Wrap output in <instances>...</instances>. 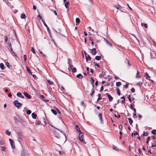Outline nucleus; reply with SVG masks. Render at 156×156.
I'll return each mask as SVG.
<instances>
[{
	"instance_id": "18",
	"label": "nucleus",
	"mask_w": 156,
	"mask_h": 156,
	"mask_svg": "<svg viewBox=\"0 0 156 156\" xmlns=\"http://www.w3.org/2000/svg\"><path fill=\"white\" fill-rule=\"evenodd\" d=\"M91 80L90 81L91 83L93 85V87H94V80L92 77H91Z\"/></svg>"
},
{
	"instance_id": "5",
	"label": "nucleus",
	"mask_w": 156,
	"mask_h": 156,
	"mask_svg": "<svg viewBox=\"0 0 156 156\" xmlns=\"http://www.w3.org/2000/svg\"><path fill=\"white\" fill-rule=\"evenodd\" d=\"M71 60L70 59H68V63L69 65V68H70L71 69H72V68L73 67V66L71 65Z\"/></svg>"
},
{
	"instance_id": "62",
	"label": "nucleus",
	"mask_w": 156,
	"mask_h": 156,
	"mask_svg": "<svg viewBox=\"0 0 156 156\" xmlns=\"http://www.w3.org/2000/svg\"><path fill=\"white\" fill-rule=\"evenodd\" d=\"M130 108L131 109H133L134 108H133V106L132 105V104H130Z\"/></svg>"
},
{
	"instance_id": "41",
	"label": "nucleus",
	"mask_w": 156,
	"mask_h": 156,
	"mask_svg": "<svg viewBox=\"0 0 156 156\" xmlns=\"http://www.w3.org/2000/svg\"><path fill=\"white\" fill-rule=\"evenodd\" d=\"M41 123V122L40 121H37L35 123V124L37 125H39Z\"/></svg>"
},
{
	"instance_id": "43",
	"label": "nucleus",
	"mask_w": 156,
	"mask_h": 156,
	"mask_svg": "<svg viewBox=\"0 0 156 156\" xmlns=\"http://www.w3.org/2000/svg\"><path fill=\"white\" fill-rule=\"evenodd\" d=\"M120 6L119 5H115V7L118 9H119L120 7Z\"/></svg>"
},
{
	"instance_id": "4",
	"label": "nucleus",
	"mask_w": 156,
	"mask_h": 156,
	"mask_svg": "<svg viewBox=\"0 0 156 156\" xmlns=\"http://www.w3.org/2000/svg\"><path fill=\"white\" fill-rule=\"evenodd\" d=\"M9 141L11 146L12 147L13 149H14L15 147V143L13 140L11 139H9Z\"/></svg>"
},
{
	"instance_id": "49",
	"label": "nucleus",
	"mask_w": 156,
	"mask_h": 156,
	"mask_svg": "<svg viewBox=\"0 0 156 156\" xmlns=\"http://www.w3.org/2000/svg\"><path fill=\"white\" fill-rule=\"evenodd\" d=\"M26 57H27L26 55H24V62H26V61L27 60Z\"/></svg>"
},
{
	"instance_id": "19",
	"label": "nucleus",
	"mask_w": 156,
	"mask_h": 156,
	"mask_svg": "<svg viewBox=\"0 0 156 156\" xmlns=\"http://www.w3.org/2000/svg\"><path fill=\"white\" fill-rule=\"evenodd\" d=\"M141 25L142 26H144L145 28H147L148 27L147 25V23H141Z\"/></svg>"
},
{
	"instance_id": "22",
	"label": "nucleus",
	"mask_w": 156,
	"mask_h": 156,
	"mask_svg": "<svg viewBox=\"0 0 156 156\" xmlns=\"http://www.w3.org/2000/svg\"><path fill=\"white\" fill-rule=\"evenodd\" d=\"M95 58L98 60H100L101 59V57L99 56H96L95 57Z\"/></svg>"
},
{
	"instance_id": "61",
	"label": "nucleus",
	"mask_w": 156,
	"mask_h": 156,
	"mask_svg": "<svg viewBox=\"0 0 156 156\" xmlns=\"http://www.w3.org/2000/svg\"><path fill=\"white\" fill-rule=\"evenodd\" d=\"M56 110H57V111L59 113V114H61V112H60V111L57 108H56Z\"/></svg>"
},
{
	"instance_id": "53",
	"label": "nucleus",
	"mask_w": 156,
	"mask_h": 156,
	"mask_svg": "<svg viewBox=\"0 0 156 156\" xmlns=\"http://www.w3.org/2000/svg\"><path fill=\"white\" fill-rule=\"evenodd\" d=\"M37 17H38V18H39V19L40 20H42V17L40 15L38 16Z\"/></svg>"
},
{
	"instance_id": "36",
	"label": "nucleus",
	"mask_w": 156,
	"mask_h": 156,
	"mask_svg": "<svg viewBox=\"0 0 156 156\" xmlns=\"http://www.w3.org/2000/svg\"><path fill=\"white\" fill-rule=\"evenodd\" d=\"M150 137L149 136H148L147 137V140L146 141V143H147V144H148L149 142V141H150Z\"/></svg>"
},
{
	"instance_id": "20",
	"label": "nucleus",
	"mask_w": 156,
	"mask_h": 156,
	"mask_svg": "<svg viewBox=\"0 0 156 156\" xmlns=\"http://www.w3.org/2000/svg\"><path fill=\"white\" fill-rule=\"evenodd\" d=\"M121 99H122V100L121 101V102L124 103L125 101V98L124 96H122L121 98Z\"/></svg>"
},
{
	"instance_id": "6",
	"label": "nucleus",
	"mask_w": 156,
	"mask_h": 156,
	"mask_svg": "<svg viewBox=\"0 0 156 156\" xmlns=\"http://www.w3.org/2000/svg\"><path fill=\"white\" fill-rule=\"evenodd\" d=\"M144 77L147 79L149 80H150V79L151 78V77L149 76L147 73L146 72L145 73Z\"/></svg>"
},
{
	"instance_id": "57",
	"label": "nucleus",
	"mask_w": 156,
	"mask_h": 156,
	"mask_svg": "<svg viewBox=\"0 0 156 156\" xmlns=\"http://www.w3.org/2000/svg\"><path fill=\"white\" fill-rule=\"evenodd\" d=\"M156 147V144H152L151 146H150V147Z\"/></svg>"
},
{
	"instance_id": "54",
	"label": "nucleus",
	"mask_w": 156,
	"mask_h": 156,
	"mask_svg": "<svg viewBox=\"0 0 156 156\" xmlns=\"http://www.w3.org/2000/svg\"><path fill=\"white\" fill-rule=\"evenodd\" d=\"M11 52L12 54L13 55L15 56H16V54L13 51H11Z\"/></svg>"
},
{
	"instance_id": "58",
	"label": "nucleus",
	"mask_w": 156,
	"mask_h": 156,
	"mask_svg": "<svg viewBox=\"0 0 156 156\" xmlns=\"http://www.w3.org/2000/svg\"><path fill=\"white\" fill-rule=\"evenodd\" d=\"M138 117L139 119H141L142 117V116L140 114H138Z\"/></svg>"
},
{
	"instance_id": "26",
	"label": "nucleus",
	"mask_w": 156,
	"mask_h": 156,
	"mask_svg": "<svg viewBox=\"0 0 156 156\" xmlns=\"http://www.w3.org/2000/svg\"><path fill=\"white\" fill-rule=\"evenodd\" d=\"M42 21L44 23V26L47 28V29L48 30V26L46 24V23H45L44 21L43 20H42Z\"/></svg>"
},
{
	"instance_id": "55",
	"label": "nucleus",
	"mask_w": 156,
	"mask_h": 156,
	"mask_svg": "<svg viewBox=\"0 0 156 156\" xmlns=\"http://www.w3.org/2000/svg\"><path fill=\"white\" fill-rule=\"evenodd\" d=\"M84 53H85V54L86 55V56L85 57H86V61L87 62V60H89V58H88L87 56L86 55V53L85 52H84Z\"/></svg>"
},
{
	"instance_id": "1",
	"label": "nucleus",
	"mask_w": 156,
	"mask_h": 156,
	"mask_svg": "<svg viewBox=\"0 0 156 156\" xmlns=\"http://www.w3.org/2000/svg\"><path fill=\"white\" fill-rule=\"evenodd\" d=\"M79 138L80 140L85 144V142L83 139V134L82 132H80L79 135Z\"/></svg>"
},
{
	"instance_id": "10",
	"label": "nucleus",
	"mask_w": 156,
	"mask_h": 156,
	"mask_svg": "<svg viewBox=\"0 0 156 156\" xmlns=\"http://www.w3.org/2000/svg\"><path fill=\"white\" fill-rule=\"evenodd\" d=\"M16 95L18 97L21 98H24V96L21 93L19 92L17 93Z\"/></svg>"
},
{
	"instance_id": "60",
	"label": "nucleus",
	"mask_w": 156,
	"mask_h": 156,
	"mask_svg": "<svg viewBox=\"0 0 156 156\" xmlns=\"http://www.w3.org/2000/svg\"><path fill=\"white\" fill-rule=\"evenodd\" d=\"M117 147L116 146L113 145V148L114 150H116Z\"/></svg>"
},
{
	"instance_id": "30",
	"label": "nucleus",
	"mask_w": 156,
	"mask_h": 156,
	"mask_svg": "<svg viewBox=\"0 0 156 156\" xmlns=\"http://www.w3.org/2000/svg\"><path fill=\"white\" fill-rule=\"evenodd\" d=\"M14 119L16 122H17L19 121V120L17 119V118L16 117H14Z\"/></svg>"
},
{
	"instance_id": "24",
	"label": "nucleus",
	"mask_w": 156,
	"mask_h": 156,
	"mask_svg": "<svg viewBox=\"0 0 156 156\" xmlns=\"http://www.w3.org/2000/svg\"><path fill=\"white\" fill-rule=\"evenodd\" d=\"M5 133L8 136H10V132H9L7 130L5 131Z\"/></svg>"
},
{
	"instance_id": "46",
	"label": "nucleus",
	"mask_w": 156,
	"mask_h": 156,
	"mask_svg": "<svg viewBox=\"0 0 156 156\" xmlns=\"http://www.w3.org/2000/svg\"><path fill=\"white\" fill-rule=\"evenodd\" d=\"M1 148L2 150L3 151H4L5 150V148L4 147L2 146L1 147Z\"/></svg>"
},
{
	"instance_id": "7",
	"label": "nucleus",
	"mask_w": 156,
	"mask_h": 156,
	"mask_svg": "<svg viewBox=\"0 0 156 156\" xmlns=\"http://www.w3.org/2000/svg\"><path fill=\"white\" fill-rule=\"evenodd\" d=\"M96 50L95 48H92L91 49V53L93 55H95L96 53Z\"/></svg>"
},
{
	"instance_id": "11",
	"label": "nucleus",
	"mask_w": 156,
	"mask_h": 156,
	"mask_svg": "<svg viewBox=\"0 0 156 156\" xmlns=\"http://www.w3.org/2000/svg\"><path fill=\"white\" fill-rule=\"evenodd\" d=\"M98 117L99 119L100 120L101 122H102V115L101 114H99L98 115Z\"/></svg>"
},
{
	"instance_id": "34",
	"label": "nucleus",
	"mask_w": 156,
	"mask_h": 156,
	"mask_svg": "<svg viewBox=\"0 0 156 156\" xmlns=\"http://www.w3.org/2000/svg\"><path fill=\"white\" fill-rule=\"evenodd\" d=\"M143 136H147L148 135V133L145 132H143Z\"/></svg>"
},
{
	"instance_id": "31",
	"label": "nucleus",
	"mask_w": 156,
	"mask_h": 156,
	"mask_svg": "<svg viewBox=\"0 0 156 156\" xmlns=\"http://www.w3.org/2000/svg\"><path fill=\"white\" fill-rule=\"evenodd\" d=\"M98 97L97 99V101H98L99 100H100L101 99V94H98Z\"/></svg>"
},
{
	"instance_id": "27",
	"label": "nucleus",
	"mask_w": 156,
	"mask_h": 156,
	"mask_svg": "<svg viewBox=\"0 0 156 156\" xmlns=\"http://www.w3.org/2000/svg\"><path fill=\"white\" fill-rule=\"evenodd\" d=\"M143 84V82L140 81L138 82L137 84V85H138L140 87Z\"/></svg>"
},
{
	"instance_id": "14",
	"label": "nucleus",
	"mask_w": 156,
	"mask_h": 156,
	"mask_svg": "<svg viewBox=\"0 0 156 156\" xmlns=\"http://www.w3.org/2000/svg\"><path fill=\"white\" fill-rule=\"evenodd\" d=\"M31 115H32V118L33 119H36V117L37 116L36 114L34 113H32Z\"/></svg>"
},
{
	"instance_id": "2",
	"label": "nucleus",
	"mask_w": 156,
	"mask_h": 156,
	"mask_svg": "<svg viewBox=\"0 0 156 156\" xmlns=\"http://www.w3.org/2000/svg\"><path fill=\"white\" fill-rule=\"evenodd\" d=\"M13 103L15 106L17 107V108H18V107L21 106H22V104L19 102L17 100L15 101Z\"/></svg>"
},
{
	"instance_id": "47",
	"label": "nucleus",
	"mask_w": 156,
	"mask_h": 156,
	"mask_svg": "<svg viewBox=\"0 0 156 156\" xmlns=\"http://www.w3.org/2000/svg\"><path fill=\"white\" fill-rule=\"evenodd\" d=\"M131 90L132 92L134 93L135 92V89L133 87L131 89Z\"/></svg>"
},
{
	"instance_id": "32",
	"label": "nucleus",
	"mask_w": 156,
	"mask_h": 156,
	"mask_svg": "<svg viewBox=\"0 0 156 156\" xmlns=\"http://www.w3.org/2000/svg\"><path fill=\"white\" fill-rule=\"evenodd\" d=\"M140 76H141L139 74V72L138 71H137L136 77H138V78H140Z\"/></svg>"
},
{
	"instance_id": "64",
	"label": "nucleus",
	"mask_w": 156,
	"mask_h": 156,
	"mask_svg": "<svg viewBox=\"0 0 156 156\" xmlns=\"http://www.w3.org/2000/svg\"><path fill=\"white\" fill-rule=\"evenodd\" d=\"M104 89V87L103 86H101V91L103 90Z\"/></svg>"
},
{
	"instance_id": "28",
	"label": "nucleus",
	"mask_w": 156,
	"mask_h": 156,
	"mask_svg": "<svg viewBox=\"0 0 156 156\" xmlns=\"http://www.w3.org/2000/svg\"><path fill=\"white\" fill-rule=\"evenodd\" d=\"M151 133L154 135H156V129H154L152 131Z\"/></svg>"
},
{
	"instance_id": "39",
	"label": "nucleus",
	"mask_w": 156,
	"mask_h": 156,
	"mask_svg": "<svg viewBox=\"0 0 156 156\" xmlns=\"http://www.w3.org/2000/svg\"><path fill=\"white\" fill-rule=\"evenodd\" d=\"M47 81H48V83L49 84L51 85H52L53 83L52 81H51L50 80H48Z\"/></svg>"
},
{
	"instance_id": "3",
	"label": "nucleus",
	"mask_w": 156,
	"mask_h": 156,
	"mask_svg": "<svg viewBox=\"0 0 156 156\" xmlns=\"http://www.w3.org/2000/svg\"><path fill=\"white\" fill-rule=\"evenodd\" d=\"M21 156H29L28 152L26 151L23 150L21 152Z\"/></svg>"
},
{
	"instance_id": "29",
	"label": "nucleus",
	"mask_w": 156,
	"mask_h": 156,
	"mask_svg": "<svg viewBox=\"0 0 156 156\" xmlns=\"http://www.w3.org/2000/svg\"><path fill=\"white\" fill-rule=\"evenodd\" d=\"M94 89L92 88L91 90V92L90 93V94L91 96H92V95L94 93Z\"/></svg>"
},
{
	"instance_id": "59",
	"label": "nucleus",
	"mask_w": 156,
	"mask_h": 156,
	"mask_svg": "<svg viewBox=\"0 0 156 156\" xmlns=\"http://www.w3.org/2000/svg\"><path fill=\"white\" fill-rule=\"evenodd\" d=\"M0 144L1 145H3L4 144V141L2 140H1L0 141Z\"/></svg>"
},
{
	"instance_id": "42",
	"label": "nucleus",
	"mask_w": 156,
	"mask_h": 156,
	"mask_svg": "<svg viewBox=\"0 0 156 156\" xmlns=\"http://www.w3.org/2000/svg\"><path fill=\"white\" fill-rule=\"evenodd\" d=\"M94 65L95 66H97L98 67H100V66H99V65H98V64H97V63H96V62H94Z\"/></svg>"
},
{
	"instance_id": "52",
	"label": "nucleus",
	"mask_w": 156,
	"mask_h": 156,
	"mask_svg": "<svg viewBox=\"0 0 156 156\" xmlns=\"http://www.w3.org/2000/svg\"><path fill=\"white\" fill-rule=\"evenodd\" d=\"M151 57L152 58H155L156 57V56H154V55H153V53H151Z\"/></svg>"
},
{
	"instance_id": "51",
	"label": "nucleus",
	"mask_w": 156,
	"mask_h": 156,
	"mask_svg": "<svg viewBox=\"0 0 156 156\" xmlns=\"http://www.w3.org/2000/svg\"><path fill=\"white\" fill-rule=\"evenodd\" d=\"M76 129L78 132H80V133L81 132L79 128H76Z\"/></svg>"
},
{
	"instance_id": "13",
	"label": "nucleus",
	"mask_w": 156,
	"mask_h": 156,
	"mask_svg": "<svg viewBox=\"0 0 156 156\" xmlns=\"http://www.w3.org/2000/svg\"><path fill=\"white\" fill-rule=\"evenodd\" d=\"M20 17L21 19H25L26 18V16L24 14H22Z\"/></svg>"
},
{
	"instance_id": "45",
	"label": "nucleus",
	"mask_w": 156,
	"mask_h": 156,
	"mask_svg": "<svg viewBox=\"0 0 156 156\" xmlns=\"http://www.w3.org/2000/svg\"><path fill=\"white\" fill-rule=\"evenodd\" d=\"M18 141H19V142H20V143H21V142H22V139H21L20 137H18Z\"/></svg>"
},
{
	"instance_id": "56",
	"label": "nucleus",
	"mask_w": 156,
	"mask_h": 156,
	"mask_svg": "<svg viewBox=\"0 0 156 156\" xmlns=\"http://www.w3.org/2000/svg\"><path fill=\"white\" fill-rule=\"evenodd\" d=\"M119 128L120 129H121V130L122 129V125H119Z\"/></svg>"
},
{
	"instance_id": "63",
	"label": "nucleus",
	"mask_w": 156,
	"mask_h": 156,
	"mask_svg": "<svg viewBox=\"0 0 156 156\" xmlns=\"http://www.w3.org/2000/svg\"><path fill=\"white\" fill-rule=\"evenodd\" d=\"M125 88H128V84H127V83L125 85Z\"/></svg>"
},
{
	"instance_id": "9",
	"label": "nucleus",
	"mask_w": 156,
	"mask_h": 156,
	"mask_svg": "<svg viewBox=\"0 0 156 156\" xmlns=\"http://www.w3.org/2000/svg\"><path fill=\"white\" fill-rule=\"evenodd\" d=\"M23 95L25 96L27 98H28L29 99H30L31 98V96L29 94H28L26 92H24L23 93Z\"/></svg>"
},
{
	"instance_id": "38",
	"label": "nucleus",
	"mask_w": 156,
	"mask_h": 156,
	"mask_svg": "<svg viewBox=\"0 0 156 156\" xmlns=\"http://www.w3.org/2000/svg\"><path fill=\"white\" fill-rule=\"evenodd\" d=\"M80 19L78 18H76V23H79L80 22Z\"/></svg>"
},
{
	"instance_id": "17",
	"label": "nucleus",
	"mask_w": 156,
	"mask_h": 156,
	"mask_svg": "<svg viewBox=\"0 0 156 156\" xmlns=\"http://www.w3.org/2000/svg\"><path fill=\"white\" fill-rule=\"evenodd\" d=\"M76 77L78 78H82L83 77V76L80 73L76 75Z\"/></svg>"
},
{
	"instance_id": "35",
	"label": "nucleus",
	"mask_w": 156,
	"mask_h": 156,
	"mask_svg": "<svg viewBox=\"0 0 156 156\" xmlns=\"http://www.w3.org/2000/svg\"><path fill=\"white\" fill-rule=\"evenodd\" d=\"M117 93L119 95H120V90L119 88H117Z\"/></svg>"
},
{
	"instance_id": "12",
	"label": "nucleus",
	"mask_w": 156,
	"mask_h": 156,
	"mask_svg": "<svg viewBox=\"0 0 156 156\" xmlns=\"http://www.w3.org/2000/svg\"><path fill=\"white\" fill-rule=\"evenodd\" d=\"M0 67L1 69L3 70L4 69V64L2 63L0 64Z\"/></svg>"
},
{
	"instance_id": "16",
	"label": "nucleus",
	"mask_w": 156,
	"mask_h": 156,
	"mask_svg": "<svg viewBox=\"0 0 156 156\" xmlns=\"http://www.w3.org/2000/svg\"><path fill=\"white\" fill-rule=\"evenodd\" d=\"M5 64L8 68L10 69L11 67V66L10 65L9 63L8 62H5Z\"/></svg>"
},
{
	"instance_id": "33",
	"label": "nucleus",
	"mask_w": 156,
	"mask_h": 156,
	"mask_svg": "<svg viewBox=\"0 0 156 156\" xmlns=\"http://www.w3.org/2000/svg\"><path fill=\"white\" fill-rule=\"evenodd\" d=\"M26 112L27 114H30L31 113V111L29 110H27V111H26Z\"/></svg>"
},
{
	"instance_id": "50",
	"label": "nucleus",
	"mask_w": 156,
	"mask_h": 156,
	"mask_svg": "<svg viewBox=\"0 0 156 156\" xmlns=\"http://www.w3.org/2000/svg\"><path fill=\"white\" fill-rule=\"evenodd\" d=\"M128 98L129 100V101L130 102H131V99L130 98V95H129L128 96Z\"/></svg>"
},
{
	"instance_id": "37",
	"label": "nucleus",
	"mask_w": 156,
	"mask_h": 156,
	"mask_svg": "<svg viewBox=\"0 0 156 156\" xmlns=\"http://www.w3.org/2000/svg\"><path fill=\"white\" fill-rule=\"evenodd\" d=\"M72 70L73 73H75L76 71V68H73L72 69Z\"/></svg>"
},
{
	"instance_id": "25",
	"label": "nucleus",
	"mask_w": 156,
	"mask_h": 156,
	"mask_svg": "<svg viewBox=\"0 0 156 156\" xmlns=\"http://www.w3.org/2000/svg\"><path fill=\"white\" fill-rule=\"evenodd\" d=\"M51 111L52 112V113L55 115H56L57 114V112L55 110L53 109H51Z\"/></svg>"
},
{
	"instance_id": "40",
	"label": "nucleus",
	"mask_w": 156,
	"mask_h": 156,
	"mask_svg": "<svg viewBox=\"0 0 156 156\" xmlns=\"http://www.w3.org/2000/svg\"><path fill=\"white\" fill-rule=\"evenodd\" d=\"M27 70L28 72L29 73H31V71L30 69L28 68V67H26Z\"/></svg>"
},
{
	"instance_id": "23",
	"label": "nucleus",
	"mask_w": 156,
	"mask_h": 156,
	"mask_svg": "<svg viewBox=\"0 0 156 156\" xmlns=\"http://www.w3.org/2000/svg\"><path fill=\"white\" fill-rule=\"evenodd\" d=\"M121 83L120 82H119L116 83V86L117 87H119L121 85Z\"/></svg>"
},
{
	"instance_id": "15",
	"label": "nucleus",
	"mask_w": 156,
	"mask_h": 156,
	"mask_svg": "<svg viewBox=\"0 0 156 156\" xmlns=\"http://www.w3.org/2000/svg\"><path fill=\"white\" fill-rule=\"evenodd\" d=\"M128 119L129 120V124H130V125H132V123L133 122V121L132 119L131 118H129Z\"/></svg>"
},
{
	"instance_id": "8",
	"label": "nucleus",
	"mask_w": 156,
	"mask_h": 156,
	"mask_svg": "<svg viewBox=\"0 0 156 156\" xmlns=\"http://www.w3.org/2000/svg\"><path fill=\"white\" fill-rule=\"evenodd\" d=\"M106 94L107 95V96L108 97L109 99V101H111L113 99V98L109 94L107 93Z\"/></svg>"
},
{
	"instance_id": "44",
	"label": "nucleus",
	"mask_w": 156,
	"mask_h": 156,
	"mask_svg": "<svg viewBox=\"0 0 156 156\" xmlns=\"http://www.w3.org/2000/svg\"><path fill=\"white\" fill-rule=\"evenodd\" d=\"M106 42L107 43L109 46H112V44L110 43L109 42H108V41H107V40H106Z\"/></svg>"
},
{
	"instance_id": "48",
	"label": "nucleus",
	"mask_w": 156,
	"mask_h": 156,
	"mask_svg": "<svg viewBox=\"0 0 156 156\" xmlns=\"http://www.w3.org/2000/svg\"><path fill=\"white\" fill-rule=\"evenodd\" d=\"M31 51L34 53H35V51L34 49L33 48V47L31 48Z\"/></svg>"
},
{
	"instance_id": "21",
	"label": "nucleus",
	"mask_w": 156,
	"mask_h": 156,
	"mask_svg": "<svg viewBox=\"0 0 156 156\" xmlns=\"http://www.w3.org/2000/svg\"><path fill=\"white\" fill-rule=\"evenodd\" d=\"M69 2H67L65 4V6L66 8H67L68 7V5L69 4Z\"/></svg>"
}]
</instances>
